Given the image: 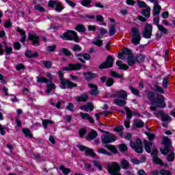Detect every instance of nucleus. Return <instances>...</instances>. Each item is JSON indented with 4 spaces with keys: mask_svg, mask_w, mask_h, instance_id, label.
Returning a JSON list of instances; mask_svg holds the SVG:
<instances>
[{
    "mask_svg": "<svg viewBox=\"0 0 175 175\" xmlns=\"http://www.w3.org/2000/svg\"><path fill=\"white\" fill-rule=\"evenodd\" d=\"M64 9H65V7L62 5V2L58 1L55 8V12L62 13Z\"/></svg>",
    "mask_w": 175,
    "mask_h": 175,
    "instance_id": "27",
    "label": "nucleus"
},
{
    "mask_svg": "<svg viewBox=\"0 0 175 175\" xmlns=\"http://www.w3.org/2000/svg\"><path fill=\"white\" fill-rule=\"evenodd\" d=\"M62 54H64L65 57H70L72 52L66 48H62L59 51V55H62Z\"/></svg>",
    "mask_w": 175,
    "mask_h": 175,
    "instance_id": "21",
    "label": "nucleus"
},
{
    "mask_svg": "<svg viewBox=\"0 0 175 175\" xmlns=\"http://www.w3.org/2000/svg\"><path fill=\"white\" fill-rule=\"evenodd\" d=\"M135 55L131 54L127 57V64L129 66H133L135 64H137L136 60L135 59Z\"/></svg>",
    "mask_w": 175,
    "mask_h": 175,
    "instance_id": "20",
    "label": "nucleus"
},
{
    "mask_svg": "<svg viewBox=\"0 0 175 175\" xmlns=\"http://www.w3.org/2000/svg\"><path fill=\"white\" fill-rule=\"evenodd\" d=\"M153 91H148L146 94L148 100L153 102L154 106H157L159 109H165L166 107V103H165V90L163 88L154 85Z\"/></svg>",
    "mask_w": 175,
    "mask_h": 175,
    "instance_id": "1",
    "label": "nucleus"
},
{
    "mask_svg": "<svg viewBox=\"0 0 175 175\" xmlns=\"http://www.w3.org/2000/svg\"><path fill=\"white\" fill-rule=\"evenodd\" d=\"M152 161L154 163H156V165H160L161 166H163L165 165V163L162 161V159L159 157H152Z\"/></svg>",
    "mask_w": 175,
    "mask_h": 175,
    "instance_id": "36",
    "label": "nucleus"
},
{
    "mask_svg": "<svg viewBox=\"0 0 175 175\" xmlns=\"http://www.w3.org/2000/svg\"><path fill=\"white\" fill-rule=\"evenodd\" d=\"M4 51L6 55H11L13 53V48H12V46H5Z\"/></svg>",
    "mask_w": 175,
    "mask_h": 175,
    "instance_id": "41",
    "label": "nucleus"
},
{
    "mask_svg": "<svg viewBox=\"0 0 175 175\" xmlns=\"http://www.w3.org/2000/svg\"><path fill=\"white\" fill-rule=\"evenodd\" d=\"M117 33V30H116V25H111L109 28V36H114Z\"/></svg>",
    "mask_w": 175,
    "mask_h": 175,
    "instance_id": "40",
    "label": "nucleus"
},
{
    "mask_svg": "<svg viewBox=\"0 0 175 175\" xmlns=\"http://www.w3.org/2000/svg\"><path fill=\"white\" fill-rule=\"evenodd\" d=\"M161 144L164 146V148L160 149L161 154H162V155H167V154L170 152V148L172 147V139L165 136L163 137Z\"/></svg>",
    "mask_w": 175,
    "mask_h": 175,
    "instance_id": "3",
    "label": "nucleus"
},
{
    "mask_svg": "<svg viewBox=\"0 0 175 175\" xmlns=\"http://www.w3.org/2000/svg\"><path fill=\"white\" fill-rule=\"evenodd\" d=\"M72 51H74V53H77V51H81V46H80V45H79L78 44H75L73 47H72Z\"/></svg>",
    "mask_w": 175,
    "mask_h": 175,
    "instance_id": "55",
    "label": "nucleus"
},
{
    "mask_svg": "<svg viewBox=\"0 0 175 175\" xmlns=\"http://www.w3.org/2000/svg\"><path fill=\"white\" fill-rule=\"evenodd\" d=\"M135 57L137 64H142V62H144V61H146V56H144L143 54H139V55H136Z\"/></svg>",
    "mask_w": 175,
    "mask_h": 175,
    "instance_id": "32",
    "label": "nucleus"
},
{
    "mask_svg": "<svg viewBox=\"0 0 175 175\" xmlns=\"http://www.w3.org/2000/svg\"><path fill=\"white\" fill-rule=\"evenodd\" d=\"M159 174L161 175H172V172L170 170H161L159 172Z\"/></svg>",
    "mask_w": 175,
    "mask_h": 175,
    "instance_id": "57",
    "label": "nucleus"
},
{
    "mask_svg": "<svg viewBox=\"0 0 175 175\" xmlns=\"http://www.w3.org/2000/svg\"><path fill=\"white\" fill-rule=\"evenodd\" d=\"M167 84H169V75L163 79V88H167Z\"/></svg>",
    "mask_w": 175,
    "mask_h": 175,
    "instance_id": "51",
    "label": "nucleus"
},
{
    "mask_svg": "<svg viewBox=\"0 0 175 175\" xmlns=\"http://www.w3.org/2000/svg\"><path fill=\"white\" fill-rule=\"evenodd\" d=\"M87 134V129H81L79 130V136L80 137L83 138Z\"/></svg>",
    "mask_w": 175,
    "mask_h": 175,
    "instance_id": "62",
    "label": "nucleus"
},
{
    "mask_svg": "<svg viewBox=\"0 0 175 175\" xmlns=\"http://www.w3.org/2000/svg\"><path fill=\"white\" fill-rule=\"evenodd\" d=\"M42 64L46 69H51V62L43 60Z\"/></svg>",
    "mask_w": 175,
    "mask_h": 175,
    "instance_id": "47",
    "label": "nucleus"
},
{
    "mask_svg": "<svg viewBox=\"0 0 175 175\" xmlns=\"http://www.w3.org/2000/svg\"><path fill=\"white\" fill-rule=\"evenodd\" d=\"M125 111H126V120H132V117L133 116V112L128 107H125Z\"/></svg>",
    "mask_w": 175,
    "mask_h": 175,
    "instance_id": "33",
    "label": "nucleus"
},
{
    "mask_svg": "<svg viewBox=\"0 0 175 175\" xmlns=\"http://www.w3.org/2000/svg\"><path fill=\"white\" fill-rule=\"evenodd\" d=\"M155 117H159L161 116V121L163 122H167V121H172V117L167 114L165 115V113H163V110H160L156 113H154Z\"/></svg>",
    "mask_w": 175,
    "mask_h": 175,
    "instance_id": "11",
    "label": "nucleus"
},
{
    "mask_svg": "<svg viewBox=\"0 0 175 175\" xmlns=\"http://www.w3.org/2000/svg\"><path fill=\"white\" fill-rule=\"evenodd\" d=\"M113 65H114V58L111 55H108L105 62L98 66V69H109L113 68Z\"/></svg>",
    "mask_w": 175,
    "mask_h": 175,
    "instance_id": "5",
    "label": "nucleus"
},
{
    "mask_svg": "<svg viewBox=\"0 0 175 175\" xmlns=\"http://www.w3.org/2000/svg\"><path fill=\"white\" fill-rule=\"evenodd\" d=\"M88 98H90V96L87 93H84L80 95V96H77L75 98L76 102L80 103V102H87L88 100Z\"/></svg>",
    "mask_w": 175,
    "mask_h": 175,
    "instance_id": "17",
    "label": "nucleus"
},
{
    "mask_svg": "<svg viewBox=\"0 0 175 175\" xmlns=\"http://www.w3.org/2000/svg\"><path fill=\"white\" fill-rule=\"evenodd\" d=\"M70 35H77L76 31L73 30H67V31L64 32L63 35H60L59 38L63 40H73V37Z\"/></svg>",
    "mask_w": 175,
    "mask_h": 175,
    "instance_id": "10",
    "label": "nucleus"
},
{
    "mask_svg": "<svg viewBox=\"0 0 175 175\" xmlns=\"http://www.w3.org/2000/svg\"><path fill=\"white\" fill-rule=\"evenodd\" d=\"M37 83H44L46 84V83H49V79L44 77H37Z\"/></svg>",
    "mask_w": 175,
    "mask_h": 175,
    "instance_id": "43",
    "label": "nucleus"
},
{
    "mask_svg": "<svg viewBox=\"0 0 175 175\" xmlns=\"http://www.w3.org/2000/svg\"><path fill=\"white\" fill-rule=\"evenodd\" d=\"M132 32V38L131 43L135 46H137V44H140V40H142V33L136 27L131 28Z\"/></svg>",
    "mask_w": 175,
    "mask_h": 175,
    "instance_id": "4",
    "label": "nucleus"
},
{
    "mask_svg": "<svg viewBox=\"0 0 175 175\" xmlns=\"http://www.w3.org/2000/svg\"><path fill=\"white\" fill-rule=\"evenodd\" d=\"M152 147V142H148L147 139L144 140V148L146 152L151 154V148Z\"/></svg>",
    "mask_w": 175,
    "mask_h": 175,
    "instance_id": "19",
    "label": "nucleus"
},
{
    "mask_svg": "<svg viewBox=\"0 0 175 175\" xmlns=\"http://www.w3.org/2000/svg\"><path fill=\"white\" fill-rule=\"evenodd\" d=\"M116 64V66H119L120 70H128V69H129V66H127L126 64H122V61L121 60H117Z\"/></svg>",
    "mask_w": 175,
    "mask_h": 175,
    "instance_id": "18",
    "label": "nucleus"
},
{
    "mask_svg": "<svg viewBox=\"0 0 175 175\" xmlns=\"http://www.w3.org/2000/svg\"><path fill=\"white\" fill-rule=\"evenodd\" d=\"M75 31L82 33H85V31H87V28H85V26L83 24H78L75 27Z\"/></svg>",
    "mask_w": 175,
    "mask_h": 175,
    "instance_id": "24",
    "label": "nucleus"
},
{
    "mask_svg": "<svg viewBox=\"0 0 175 175\" xmlns=\"http://www.w3.org/2000/svg\"><path fill=\"white\" fill-rule=\"evenodd\" d=\"M142 36L145 39H151L152 36V25L146 23L144 26V31H142Z\"/></svg>",
    "mask_w": 175,
    "mask_h": 175,
    "instance_id": "8",
    "label": "nucleus"
},
{
    "mask_svg": "<svg viewBox=\"0 0 175 175\" xmlns=\"http://www.w3.org/2000/svg\"><path fill=\"white\" fill-rule=\"evenodd\" d=\"M81 110H85V111H88V109L91 111H94V104L92 103H88L87 105H83L79 107Z\"/></svg>",
    "mask_w": 175,
    "mask_h": 175,
    "instance_id": "22",
    "label": "nucleus"
},
{
    "mask_svg": "<svg viewBox=\"0 0 175 175\" xmlns=\"http://www.w3.org/2000/svg\"><path fill=\"white\" fill-rule=\"evenodd\" d=\"M131 166V164H129V161L127 160L123 159L121 161V167L122 169H129V167Z\"/></svg>",
    "mask_w": 175,
    "mask_h": 175,
    "instance_id": "37",
    "label": "nucleus"
},
{
    "mask_svg": "<svg viewBox=\"0 0 175 175\" xmlns=\"http://www.w3.org/2000/svg\"><path fill=\"white\" fill-rule=\"evenodd\" d=\"M79 151H85V155H87V150L90 149V148L83 146V145H80L79 146H78Z\"/></svg>",
    "mask_w": 175,
    "mask_h": 175,
    "instance_id": "63",
    "label": "nucleus"
},
{
    "mask_svg": "<svg viewBox=\"0 0 175 175\" xmlns=\"http://www.w3.org/2000/svg\"><path fill=\"white\" fill-rule=\"evenodd\" d=\"M16 32H19L20 35L22 36L21 38V42L25 43L27 41V34L25 33V31H24L23 29H20V27H17Z\"/></svg>",
    "mask_w": 175,
    "mask_h": 175,
    "instance_id": "16",
    "label": "nucleus"
},
{
    "mask_svg": "<svg viewBox=\"0 0 175 175\" xmlns=\"http://www.w3.org/2000/svg\"><path fill=\"white\" fill-rule=\"evenodd\" d=\"M59 170H61L64 175H68L71 172L70 168H66L65 167V165H61L59 167Z\"/></svg>",
    "mask_w": 175,
    "mask_h": 175,
    "instance_id": "38",
    "label": "nucleus"
},
{
    "mask_svg": "<svg viewBox=\"0 0 175 175\" xmlns=\"http://www.w3.org/2000/svg\"><path fill=\"white\" fill-rule=\"evenodd\" d=\"M97 152L98 154H103V155H107V157L113 156V154H111V152L107 151L106 150H104L103 148H98L97 150Z\"/></svg>",
    "mask_w": 175,
    "mask_h": 175,
    "instance_id": "35",
    "label": "nucleus"
},
{
    "mask_svg": "<svg viewBox=\"0 0 175 175\" xmlns=\"http://www.w3.org/2000/svg\"><path fill=\"white\" fill-rule=\"evenodd\" d=\"M22 133L25 135V137H29L30 139H33V135L31 133V130L28 128H25L22 129Z\"/></svg>",
    "mask_w": 175,
    "mask_h": 175,
    "instance_id": "28",
    "label": "nucleus"
},
{
    "mask_svg": "<svg viewBox=\"0 0 175 175\" xmlns=\"http://www.w3.org/2000/svg\"><path fill=\"white\" fill-rule=\"evenodd\" d=\"M122 52H123L124 55H132V54H133L129 48H124Z\"/></svg>",
    "mask_w": 175,
    "mask_h": 175,
    "instance_id": "53",
    "label": "nucleus"
},
{
    "mask_svg": "<svg viewBox=\"0 0 175 175\" xmlns=\"http://www.w3.org/2000/svg\"><path fill=\"white\" fill-rule=\"evenodd\" d=\"M114 98H117L118 99H126V98H128V94L125 90L117 91L114 94Z\"/></svg>",
    "mask_w": 175,
    "mask_h": 175,
    "instance_id": "14",
    "label": "nucleus"
},
{
    "mask_svg": "<svg viewBox=\"0 0 175 175\" xmlns=\"http://www.w3.org/2000/svg\"><path fill=\"white\" fill-rule=\"evenodd\" d=\"M58 1L55 0H49L48 3V8H51V9H54L55 6H57Z\"/></svg>",
    "mask_w": 175,
    "mask_h": 175,
    "instance_id": "42",
    "label": "nucleus"
},
{
    "mask_svg": "<svg viewBox=\"0 0 175 175\" xmlns=\"http://www.w3.org/2000/svg\"><path fill=\"white\" fill-rule=\"evenodd\" d=\"M175 153L174 152H171L167 157V161L168 162H174Z\"/></svg>",
    "mask_w": 175,
    "mask_h": 175,
    "instance_id": "44",
    "label": "nucleus"
},
{
    "mask_svg": "<svg viewBox=\"0 0 175 175\" xmlns=\"http://www.w3.org/2000/svg\"><path fill=\"white\" fill-rule=\"evenodd\" d=\"M150 12L151 8L150 7H147L146 9L142 10L141 13L142 16L146 17V18H150V17H151V14L150 13Z\"/></svg>",
    "mask_w": 175,
    "mask_h": 175,
    "instance_id": "25",
    "label": "nucleus"
},
{
    "mask_svg": "<svg viewBox=\"0 0 175 175\" xmlns=\"http://www.w3.org/2000/svg\"><path fill=\"white\" fill-rule=\"evenodd\" d=\"M113 102L116 106H120V107H124V106L126 105V100H125L116 98L113 100Z\"/></svg>",
    "mask_w": 175,
    "mask_h": 175,
    "instance_id": "29",
    "label": "nucleus"
},
{
    "mask_svg": "<svg viewBox=\"0 0 175 175\" xmlns=\"http://www.w3.org/2000/svg\"><path fill=\"white\" fill-rule=\"evenodd\" d=\"M114 84V79L113 78H108L105 82L107 87H111Z\"/></svg>",
    "mask_w": 175,
    "mask_h": 175,
    "instance_id": "50",
    "label": "nucleus"
},
{
    "mask_svg": "<svg viewBox=\"0 0 175 175\" xmlns=\"http://www.w3.org/2000/svg\"><path fill=\"white\" fill-rule=\"evenodd\" d=\"M118 150L120 152H126L128 151V146L125 144H120Z\"/></svg>",
    "mask_w": 175,
    "mask_h": 175,
    "instance_id": "39",
    "label": "nucleus"
},
{
    "mask_svg": "<svg viewBox=\"0 0 175 175\" xmlns=\"http://www.w3.org/2000/svg\"><path fill=\"white\" fill-rule=\"evenodd\" d=\"M113 131L117 132L118 133H119L120 132H123L124 131V126L120 125V126L115 127L113 129Z\"/></svg>",
    "mask_w": 175,
    "mask_h": 175,
    "instance_id": "58",
    "label": "nucleus"
},
{
    "mask_svg": "<svg viewBox=\"0 0 175 175\" xmlns=\"http://www.w3.org/2000/svg\"><path fill=\"white\" fill-rule=\"evenodd\" d=\"M59 84L62 85H60V88L62 90H66V85L70 90L77 87V83H75L72 81H70L69 79L65 78L59 79Z\"/></svg>",
    "mask_w": 175,
    "mask_h": 175,
    "instance_id": "6",
    "label": "nucleus"
},
{
    "mask_svg": "<svg viewBox=\"0 0 175 175\" xmlns=\"http://www.w3.org/2000/svg\"><path fill=\"white\" fill-rule=\"evenodd\" d=\"M117 140V137L113 133L108 131L106 134L101 135V143L104 144L105 148H107L111 151V154H118V150L114 145L110 144V143H114Z\"/></svg>",
    "mask_w": 175,
    "mask_h": 175,
    "instance_id": "2",
    "label": "nucleus"
},
{
    "mask_svg": "<svg viewBox=\"0 0 175 175\" xmlns=\"http://www.w3.org/2000/svg\"><path fill=\"white\" fill-rule=\"evenodd\" d=\"M161 9H162V7L159 4L154 5L152 14L153 16H159V13H161Z\"/></svg>",
    "mask_w": 175,
    "mask_h": 175,
    "instance_id": "30",
    "label": "nucleus"
},
{
    "mask_svg": "<svg viewBox=\"0 0 175 175\" xmlns=\"http://www.w3.org/2000/svg\"><path fill=\"white\" fill-rule=\"evenodd\" d=\"M57 49V45L48 46H47V52L48 53H54Z\"/></svg>",
    "mask_w": 175,
    "mask_h": 175,
    "instance_id": "52",
    "label": "nucleus"
},
{
    "mask_svg": "<svg viewBox=\"0 0 175 175\" xmlns=\"http://www.w3.org/2000/svg\"><path fill=\"white\" fill-rule=\"evenodd\" d=\"M14 49V50H16V51H18V50H21V44L18 42H15L13 43Z\"/></svg>",
    "mask_w": 175,
    "mask_h": 175,
    "instance_id": "56",
    "label": "nucleus"
},
{
    "mask_svg": "<svg viewBox=\"0 0 175 175\" xmlns=\"http://www.w3.org/2000/svg\"><path fill=\"white\" fill-rule=\"evenodd\" d=\"M66 109L68 110V111H75V105H73L72 103H69L66 107Z\"/></svg>",
    "mask_w": 175,
    "mask_h": 175,
    "instance_id": "60",
    "label": "nucleus"
},
{
    "mask_svg": "<svg viewBox=\"0 0 175 175\" xmlns=\"http://www.w3.org/2000/svg\"><path fill=\"white\" fill-rule=\"evenodd\" d=\"M80 116L83 120H88L90 113L80 112Z\"/></svg>",
    "mask_w": 175,
    "mask_h": 175,
    "instance_id": "64",
    "label": "nucleus"
},
{
    "mask_svg": "<svg viewBox=\"0 0 175 175\" xmlns=\"http://www.w3.org/2000/svg\"><path fill=\"white\" fill-rule=\"evenodd\" d=\"M83 68V64L80 63L68 64V66L63 67V70L66 72H73L75 70H80Z\"/></svg>",
    "mask_w": 175,
    "mask_h": 175,
    "instance_id": "9",
    "label": "nucleus"
},
{
    "mask_svg": "<svg viewBox=\"0 0 175 175\" xmlns=\"http://www.w3.org/2000/svg\"><path fill=\"white\" fill-rule=\"evenodd\" d=\"M86 155H90L92 158H95V157H96V153L94 152V149L90 148L86 150Z\"/></svg>",
    "mask_w": 175,
    "mask_h": 175,
    "instance_id": "49",
    "label": "nucleus"
},
{
    "mask_svg": "<svg viewBox=\"0 0 175 175\" xmlns=\"http://www.w3.org/2000/svg\"><path fill=\"white\" fill-rule=\"evenodd\" d=\"M129 90L131 91L133 95H135V96H139V90L135 88H133L131 85L129 86Z\"/></svg>",
    "mask_w": 175,
    "mask_h": 175,
    "instance_id": "48",
    "label": "nucleus"
},
{
    "mask_svg": "<svg viewBox=\"0 0 175 175\" xmlns=\"http://www.w3.org/2000/svg\"><path fill=\"white\" fill-rule=\"evenodd\" d=\"M83 77L85 80L90 81V80H92L93 79H96V77H98V74L95 72H92L91 71H87L83 73Z\"/></svg>",
    "mask_w": 175,
    "mask_h": 175,
    "instance_id": "12",
    "label": "nucleus"
},
{
    "mask_svg": "<svg viewBox=\"0 0 175 175\" xmlns=\"http://www.w3.org/2000/svg\"><path fill=\"white\" fill-rule=\"evenodd\" d=\"M159 31H160V37L162 38V36H163V33H167V32H169V30L167 29H166L165 27L162 26L161 25L159 24H157L156 25Z\"/></svg>",
    "mask_w": 175,
    "mask_h": 175,
    "instance_id": "26",
    "label": "nucleus"
},
{
    "mask_svg": "<svg viewBox=\"0 0 175 175\" xmlns=\"http://www.w3.org/2000/svg\"><path fill=\"white\" fill-rule=\"evenodd\" d=\"M25 55L27 58H36L37 57H39V53L37 52L33 53L32 51L27 50L25 51Z\"/></svg>",
    "mask_w": 175,
    "mask_h": 175,
    "instance_id": "23",
    "label": "nucleus"
},
{
    "mask_svg": "<svg viewBox=\"0 0 175 175\" xmlns=\"http://www.w3.org/2000/svg\"><path fill=\"white\" fill-rule=\"evenodd\" d=\"M34 9L38 12H40V13H44L46 12V9H44V7L41 6L40 5H36L34 6Z\"/></svg>",
    "mask_w": 175,
    "mask_h": 175,
    "instance_id": "45",
    "label": "nucleus"
},
{
    "mask_svg": "<svg viewBox=\"0 0 175 175\" xmlns=\"http://www.w3.org/2000/svg\"><path fill=\"white\" fill-rule=\"evenodd\" d=\"M98 137V132L95 130H91V131L88 133V135L86 137V140L88 142H91V140H94Z\"/></svg>",
    "mask_w": 175,
    "mask_h": 175,
    "instance_id": "15",
    "label": "nucleus"
},
{
    "mask_svg": "<svg viewBox=\"0 0 175 175\" xmlns=\"http://www.w3.org/2000/svg\"><path fill=\"white\" fill-rule=\"evenodd\" d=\"M92 3V0H82L81 1V5L83 6L84 8H92V5H91Z\"/></svg>",
    "mask_w": 175,
    "mask_h": 175,
    "instance_id": "31",
    "label": "nucleus"
},
{
    "mask_svg": "<svg viewBox=\"0 0 175 175\" xmlns=\"http://www.w3.org/2000/svg\"><path fill=\"white\" fill-rule=\"evenodd\" d=\"M27 40L32 42L31 44L35 47L40 46V37L38 36L36 33H31V32H29Z\"/></svg>",
    "mask_w": 175,
    "mask_h": 175,
    "instance_id": "7",
    "label": "nucleus"
},
{
    "mask_svg": "<svg viewBox=\"0 0 175 175\" xmlns=\"http://www.w3.org/2000/svg\"><path fill=\"white\" fill-rule=\"evenodd\" d=\"M144 128V122L139 120L134 122V129Z\"/></svg>",
    "mask_w": 175,
    "mask_h": 175,
    "instance_id": "34",
    "label": "nucleus"
},
{
    "mask_svg": "<svg viewBox=\"0 0 175 175\" xmlns=\"http://www.w3.org/2000/svg\"><path fill=\"white\" fill-rule=\"evenodd\" d=\"M93 163H94V166L95 167H97V169H98V170L100 172H102V170H103V167H102V165L99 163V161L97 160H94L93 161Z\"/></svg>",
    "mask_w": 175,
    "mask_h": 175,
    "instance_id": "46",
    "label": "nucleus"
},
{
    "mask_svg": "<svg viewBox=\"0 0 175 175\" xmlns=\"http://www.w3.org/2000/svg\"><path fill=\"white\" fill-rule=\"evenodd\" d=\"M144 148V147H143V146H137L135 148V152H137V154H143Z\"/></svg>",
    "mask_w": 175,
    "mask_h": 175,
    "instance_id": "59",
    "label": "nucleus"
},
{
    "mask_svg": "<svg viewBox=\"0 0 175 175\" xmlns=\"http://www.w3.org/2000/svg\"><path fill=\"white\" fill-rule=\"evenodd\" d=\"M46 94H51L53 90H55V88H57V86L55 85V83L53 82V81H48V82H46Z\"/></svg>",
    "mask_w": 175,
    "mask_h": 175,
    "instance_id": "13",
    "label": "nucleus"
},
{
    "mask_svg": "<svg viewBox=\"0 0 175 175\" xmlns=\"http://www.w3.org/2000/svg\"><path fill=\"white\" fill-rule=\"evenodd\" d=\"M16 69L18 71L23 70H24L25 69V66L22 63H20L16 66Z\"/></svg>",
    "mask_w": 175,
    "mask_h": 175,
    "instance_id": "61",
    "label": "nucleus"
},
{
    "mask_svg": "<svg viewBox=\"0 0 175 175\" xmlns=\"http://www.w3.org/2000/svg\"><path fill=\"white\" fill-rule=\"evenodd\" d=\"M92 44H94V46H97V47H102V44H103V41H102V40H97L96 41H93Z\"/></svg>",
    "mask_w": 175,
    "mask_h": 175,
    "instance_id": "54",
    "label": "nucleus"
}]
</instances>
